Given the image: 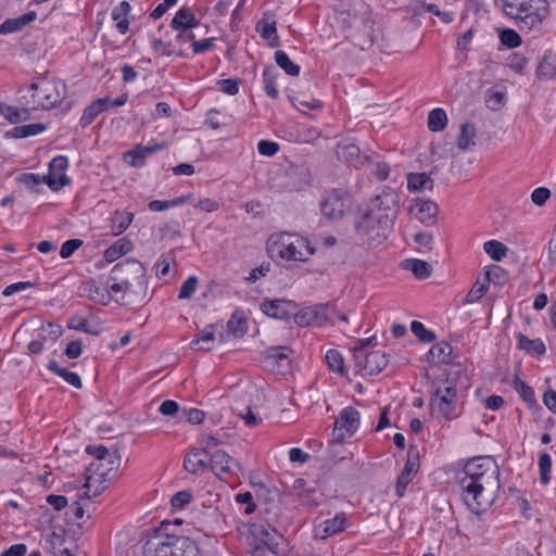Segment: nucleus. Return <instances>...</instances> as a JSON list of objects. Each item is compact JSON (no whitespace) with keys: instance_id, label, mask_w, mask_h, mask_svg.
<instances>
[{"instance_id":"obj_1","label":"nucleus","mask_w":556,"mask_h":556,"mask_svg":"<svg viewBox=\"0 0 556 556\" xmlns=\"http://www.w3.org/2000/svg\"><path fill=\"white\" fill-rule=\"evenodd\" d=\"M458 483L466 506L481 515L492 506L501 489L498 466L490 456L471 458L459 472Z\"/></svg>"},{"instance_id":"obj_2","label":"nucleus","mask_w":556,"mask_h":556,"mask_svg":"<svg viewBox=\"0 0 556 556\" xmlns=\"http://www.w3.org/2000/svg\"><path fill=\"white\" fill-rule=\"evenodd\" d=\"M400 197L395 190L386 187L376 195L355 219L357 236L368 245L381 244L391 233L399 212Z\"/></svg>"},{"instance_id":"obj_3","label":"nucleus","mask_w":556,"mask_h":556,"mask_svg":"<svg viewBox=\"0 0 556 556\" xmlns=\"http://www.w3.org/2000/svg\"><path fill=\"white\" fill-rule=\"evenodd\" d=\"M503 13L525 34H541L549 16L547 0H500Z\"/></svg>"},{"instance_id":"obj_4","label":"nucleus","mask_w":556,"mask_h":556,"mask_svg":"<svg viewBox=\"0 0 556 556\" xmlns=\"http://www.w3.org/2000/svg\"><path fill=\"white\" fill-rule=\"evenodd\" d=\"M169 523L162 522L156 533L143 546L144 556H202L195 541L166 532Z\"/></svg>"},{"instance_id":"obj_5","label":"nucleus","mask_w":556,"mask_h":556,"mask_svg":"<svg viewBox=\"0 0 556 556\" xmlns=\"http://www.w3.org/2000/svg\"><path fill=\"white\" fill-rule=\"evenodd\" d=\"M463 372L462 366L457 365L454 372L447 371L445 374V379L438 378L432 381L433 391L430 396V407L433 414L444 419H452L457 416L458 388L455 378L460 377Z\"/></svg>"},{"instance_id":"obj_6","label":"nucleus","mask_w":556,"mask_h":556,"mask_svg":"<svg viewBox=\"0 0 556 556\" xmlns=\"http://www.w3.org/2000/svg\"><path fill=\"white\" fill-rule=\"evenodd\" d=\"M29 96H24L26 104L33 110H50L62 102L66 96V85L59 79L38 76L28 88Z\"/></svg>"},{"instance_id":"obj_7","label":"nucleus","mask_w":556,"mask_h":556,"mask_svg":"<svg viewBox=\"0 0 556 556\" xmlns=\"http://www.w3.org/2000/svg\"><path fill=\"white\" fill-rule=\"evenodd\" d=\"M110 280H122L130 295L143 299L147 293V269L135 258H126L117 263L111 270Z\"/></svg>"},{"instance_id":"obj_8","label":"nucleus","mask_w":556,"mask_h":556,"mask_svg":"<svg viewBox=\"0 0 556 556\" xmlns=\"http://www.w3.org/2000/svg\"><path fill=\"white\" fill-rule=\"evenodd\" d=\"M270 253H276L286 261L306 262L315 253L307 239L291 233L280 235L269 248Z\"/></svg>"},{"instance_id":"obj_9","label":"nucleus","mask_w":556,"mask_h":556,"mask_svg":"<svg viewBox=\"0 0 556 556\" xmlns=\"http://www.w3.org/2000/svg\"><path fill=\"white\" fill-rule=\"evenodd\" d=\"M374 338L357 340L352 349L355 366L366 376H374L381 372L388 365L389 359L382 351H369L368 345Z\"/></svg>"},{"instance_id":"obj_10","label":"nucleus","mask_w":556,"mask_h":556,"mask_svg":"<svg viewBox=\"0 0 556 556\" xmlns=\"http://www.w3.org/2000/svg\"><path fill=\"white\" fill-rule=\"evenodd\" d=\"M86 452L96 457L87 468V472L94 473L103 480H110L115 476L121 463V456L116 451L110 452L103 445H88Z\"/></svg>"},{"instance_id":"obj_11","label":"nucleus","mask_w":556,"mask_h":556,"mask_svg":"<svg viewBox=\"0 0 556 556\" xmlns=\"http://www.w3.org/2000/svg\"><path fill=\"white\" fill-rule=\"evenodd\" d=\"M352 208V197L340 189L330 191L320 203L321 214L330 220L341 219Z\"/></svg>"},{"instance_id":"obj_12","label":"nucleus","mask_w":556,"mask_h":556,"mask_svg":"<svg viewBox=\"0 0 556 556\" xmlns=\"http://www.w3.org/2000/svg\"><path fill=\"white\" fill-rule=\"evenodd\" d=\"M290 353L288 346H270L264 352V366L270 371L286 375L291 368Z\"/></svg>"},{"instance_id":"obj_13","label":"nucleus","mask_w":556,"mask_h":556,"mask_svg":"<svg viewBox=\"0 0 556 556\" xmlns=\"http://www.w3.org/2000/svg\"><path fill=\"white\" fill-rule=\"evenodd\" d=\"M68 167V160L64 155H58L53 157L49 164V173L45 175L46 184L48 187L58 191L64 186L71 184V179L65 175V170Z\"/></svg>"},{"instance_id":"obj_14","label":"nucleus","mask_w":556,"mask_h":556,"mask_svg":"<svg viewBox=\"0 0 556 556\" xmlns=\"http://www.w3.org/2000/svg\"><path fill=\"white\" fill-rule=\"evenodd\" d=\"M359 427V413L352 406L343 408L334 422V431L339 430L340 433L336 440L342 441L345 435L352 437Z\"/></svg>"},{"instance_id":"obj_15","label":"nucleus","mask_w":556,"mask_h":556,"mask_svg":"<svg viewBox=\"0 0 556 556\" xmlns=\"http://www.w3.org/2000/svg\"><path fill=\"white\" fill-rule=\"evenodd\" d=\"M419 467V453L417 447L409 446L407 451V460L405 463V466L397 477L396 480V495L399 497H402L405 493L406 486L412 482L414 475L417 472Z\"/></svg>"},{"instance_id":"obj_16","label":"nucleus","mask_w":556,"mask_h":556,"mask_svg":"<svg viewBox=\"0 0 556 556\" xmlns=\"http://www.w3.org/2000/svg\"><path fill=\"white\" fill-rule=\"evenodd\" d=\"M410 212L425 226H433L437 223L439 206L431 200L417 198L410 206Z\"/></svg>"},{"instance_id":"obj_17","label":"nucleus","mask_w":556,"mask_h":556,"mask_svg":"<svg viewBox=\"0 0 556 556\" xmlns=\"http://www.w3.org/2000/svg\"><path fill=\"white\" fill-rule=\"evenodd\" d=\"M207 456L211 470L219 478L224 475H232L235 468H240L239 463L222 450L212 452Z\"/></svg>"},{"instance_id":"obj_18","label":"nucleus","mask_w":556,"mask_h":556,"mask_svg":"<svg viewBox=\"0 0 556 556\" xmlns=\"http://www.w3.org/2000/svg\"><path fill=\"white\" fill-rule=\"evenodd\" d=\"M255 30L269 47L276 48L280 46L279 36L277 35V23L271 12L266 11L263 13L262 18L256 23Z\"/></svg>"},{"instance_id":"obj_19","label":"nucleus","mask_w":556,"mask_h":556,"mask_svg":"<svg viewBox=\"0 0 556 556\" xmlns=\"http://www.w3.org/2000/svg\"><path fill=\"white\" fill-rule=\"evenodd\" d=\"M292 308L294 305L291 301L281 299L265 301L261 304V311L265 315L279 320H288Z\"/></svg>"},{"instance_id":"obj_20","label":"nucleus","mask_w":556,"mask_h":556,"mask_svg":"<svg viewBox=\"0 0 556 556\" xmlns=\"http://www.w3.org/2000/svg\"><path fill=\"white\" fill-rule=\"evenodd\" d=\"M200 21L197 20L194 14L187 8L179 9L174 18L172 20L170 26L173 29L177 30L179 34L177 35V39L184 37V31H187L191 28L199 26Z\"/></svg>"},{"instance_id":"obj_21","label":"nucleus","mask_w":556,"mask_h":556,"mask_svg":"<svg viewBox=\"0 0 556 556\" xmlns=\"http://www.w3.org/2000/svg\"><path fill=\"white\" fill-rule=\"evenodd\" d=\"M345 514H337L333 518L325 520L316 528L315 536L320 540H326L329 536L342 532L345 529Z\"/></svg>"},{"instance_id":"obj_22","label":"nucleus","mask_w":556,"mask_h":556,"mask_svg":"<svg viewBox=\"0 0 556 556\" xmlns=\"http://www.w3.org/2000/svg\"><path fill=\"white\" fill-rule=\"evenodd\" d=\"M208 456L201 448H192L184 459L185 469L192 475H200L210 467Z\"/></svg>"},{"instance_id":"obj_23","label":"nucleus","mask_w":556,"mask_h":556,"mask_svg":"<svg viewBox=\"0 0 556 556\" xmlns=\"http://www.w3.org/2000/svg\"><path fill=\"white\" fill-rule=\"evenodd\" d=\"M79 290L83 295L102 305H108L113 299L111 293L98 286L94 279L83 281Z\"/></svg>"},{"instance_id":"obj_24","label":"nucleus","mask_w":556,"mask_h":556,"mask_svg":"<svg viewBox=\"0 0 556 556\" xmlns=\"http://www.w3.org/2000/svg\"><path fill=\"white\" fill-rule=\"evenodd\" d=\"M452 352V345L448 342L441 341L431 346L426 355V359L431 365L448 364L451 362Z\"/></svg>"},{"instance_id":"obj_25","label":"nucleus","mask_w":556,"mask_h":556,"mask_svg":"<svg viewBox=\"0 0 556 556\" xmlns=\"http://www.w3.org/2000/svg\"><path fill=\"white\" fill-rule=\"evenodd\" d=\"M37 14L35 11H29L18 17L8 18L0 25V34L8 35L11 33L22 30L26 25L35 21Z\"/></svg>"},{"instance_id":"obj_26","label":"nucleus","mask_w":556,"mask_h":556,"mask_svg":"<svg viewBox=\"0 0 556 556\" xmlns=\"http://www.w3.org/2000/svg\"><path fill=\"white\" fill-rule=\"evenodd\" d=\"M109 98H100L89 104L83 112L79 124L83 128L89 126L96 117L108 108Z\"/></svg>"},{"instance_id":"obj_27","label":"nucleus","mask_w":556,"mask_h":556,"mask_svg":"<svg viewBox=\"0 0 556 556\" xmlns=\"http://www.w3.org/2000/svg\"><path fill=\"white\" fill-rule=\"evenodd\" d=\"M306 484L303 478L295 479L292 484V492L302 501V504L316 506L318 503L313 496L316 490L314 488H306Z\"/></svg>"},{"instance_id":"obj_28","label":"nucleus","mask_w":556,"mask_h":556,"mask_svg":"<svg viewBox=\"0 0 556 556\" xmlns=\"http://www.w3.org/2000/svg\"><path fill=\"white\" fill-rule=\"evenodd\" d=\"M131 10L129 2L122 1L112 11V18L116 22V28L121 34H126L129 29L128 15Z\"/></svg>"},{"instance_id":"obj_29","label":"nucleus","mask_w":556,"mask_h":556,"mask_svg":"<svg viewBox=\"0 0 556 556\" xmlns=\"http://www.w3.org/2000/svg\"><path fill=\"white\" fill-rule=\"evenodd\" d=\"M556 74V52L546 51L540 61L536 75L540 79H551Z\"/></svg>"},{"instance_id":"obj_30","label":"nucleus","mask_w":556,"mask_h":556,"mask_svg":"<svg viewBox=\"0 0 556 556\" xmlns=\"http://www.w3.org/2000/svg\"><path fill=\"white\" fill-rule=\"evenodd\" d=\"M260 538L273 554L278 555L280 553L279 545L282 540V535L275 528H271L270 526H262L260 530Z\"/></svg>"},{"instance_id":"obj_31","label":"nucleus","mask_w":556,"mask_h":556,"mask_svg":"<svg viewBox=\"0 0 556 556\" xmlns=\"http://www.w3.org/2000/svg\"><path fill=\"white\" fill-rule=\"evenodd\" d=\"M518 348L525 350L531 356H541L545 353L546 348L541 339H529L523 333L517 334Z\"/></svg>"},{"instance_id":"obj_32","label":"nucleus","mask_w":556,"mask_h":556,"mask_svg":"<svg viewBox=\"0 0 556 556\" xmlns=\"http://www.w3.org/2000/svg\"><path fill=\"white\" fill-rule=\"evenodd\" d=\"M47 368L55 374L56 376L61 377L64 381H66L68 384L76 389H80L83 387L80 377L73 371L67 370L66 368L61 367L56 361L52 359L48 363Z\"/></svg>"},{"instance_id":"obj_33","label":"nucleus","mask_w":556,"mask_h":556,"mask_svg":"<svg viewBox=\"0 0 556 556\" xmlns=\"http://www.w3.org/2000/svg\"><path fill=\"white\" fill-rule=\"evenodd\" d=\"M433 179L426 173H409L407 175V187L413 191H421L424 189H433Z\"/></svg>"},{"instance_id":"obj_34","label":"nucleus","mask_w":556,"mask_h":556,"mask_svg":"<svg viewBox=\"0 0 556 556\" xmlns=\"http://www.w3.org/2000/svg\"><path fill=\"white\" fill-rule=\"evenodd\" d=\"M477 129L472 123H464L460 126V132L457 139L458 149L466 151L476 144L475 138Z\"/></svg>"},{"instance_id":"obj_35","label":"nucleus","mask_w":556,"mask_h":556,"mask_svg":"<svg viewBox=\"0 0 556 556\" xmlns=\"http://www.w3.org/2000/svg\"><path fill=\"white\" fill-rule=\"evenodd\" d=\"M46 130V125L41 123H34L28 125L15 126L12 130L5 134L7 138H26L38 135Z\"/></svg>"},{"instance_id":"obj_36","label":"nucleus","mask_w":556,"mask_h":556,"mask_svg":"<svg viewBox=\"0 0 556 556\" xmlns=\"http://www.w3.org/2000/svg\"><path fill=\"white\" fill-rule=\"evenodd\" d=\"M130 249V241L119 239L104 251V258L108 263H113L122 255L126 254Z\"/></svg>"},{"instance_id":"obj_37","label":"nucleus","mask_w":556,"mask_h":556,"mask_svg":"<svg viewBox=\"0 0 556 556\" xmlns=\"http://www.w3.org/2000/svg\"><path fill=\"white\" fill-rule=\"evenodd\" d=\"M404 268L413 271L418 279H426L431 275V265L421 260H406L404 261Z\"/></svg>"},{"instance_id":"obj_38","label":"nucleus","mask_w":556,"mask_h":556,"mask_svg":"<svg viewBox=\"0 0 556 556\" xmlns=\"http://www.w3.org/2000/svg\"><path fill=\"white\" fill-rule=\"evenodd\" d=\"M447 125V115L443 109L437 108L429 112L428 128L433 132L442 131Z\"/></svg>"},{"instance_id":"obj_39","label":"nucleus","mask_w":556,"mask_h":556,"mask_svg":"<svg viewBox=\"0 0 556 556\" xmlns=\"http://www.w3.org/2000/svg\"><path fill=\"white\" fill-rule=\"evenodd\" d=\"M134 214L129 212L116 211L112 218V232L115 236L123 233L131 224Z\"/></svg>"},{"instance_id":"obj_40","label":"nucleus","mask_w":556,"mask_h":556,"mask_svg":"<svg viewBox=\"0 0 556 556\" xmlns=\"http://www.w3.org/2000/svg\"><path fill=\"white\" fill-rule=\"evenodd\" d=\"M247 319L243 316L242 312L236 311L227 323V328L230 333H232L236 338L243 337L247 332Z\"/></svg>"},{"instance_id":"obj_41","label":"nucleus","mask_w":556,"mask_h":556,"mask_svg":"<svg viewBox=\"0 0 556 556\" xmlns=\"http://www.w3.org/2000/svg\"><path fill=\"white\" fill-rule=\"evenodd\" d=\"M325 359L331 371L339 375L346 372L343 356L338 350H329L325 355Z\"/></svg>"},{"instance_id":"obj_42","label":"nucleus","mask_w":556,"mask_h":556,"mask_svg":"<svg viewBox=\"0 0 556 556\" xmlns=\"http://www.w3.org/2000/svg\"><path fill=\"white\" fill-rule=\"evenodd\" d=\"M483 249H484L485 253L493 261H496V262L502 261L506 256L507 251H508L507 247L497 240L486 241L483 245Z\"/></svg>"},{"instance_id":"obj_43","label":"nucleus","mask_w":556,"mask_h":556,"mask_svg":"<svg viewBox=\"0 0 556 556\" xmlns=\"http://www.w3.org/2000/svg\"><path fill=\"white\" fill-rule=\"evenodd\" d=\"M275 61L277 65L282 68L288 75L298 76L300 74V66L294 64L285 51L278 50L275 52Z\"/></svg>"},{"instance_id":"obj_44","label":"nucleus","mask_w":556,"mask_h":556,"mask_svg":"<svg viewBox=\"0 0 556 556\" xmlns=\"http://www.w3.org/2000/svg\"><path fill=\"white\" fill-rule=\"evenodd\" d=\"M410 331L420 342L424 343H430L437 339L435 333L427 329L425 325L418 320L412 321Z\"/></svg>"},{"instance_id":"obj_45","label":"nucleus","mask_w":556,"mask_h":556,"mask_svg":"<svg viewBox=\"0 0 556 556\" xmlns=\"http://www.w3.org/2000/svg\"><path fill=\"white\" fill-rule=\"evenodd\" d=\"M498 38L501 43L507 48H517L522 43L521 36L517 30L511 28L502 29L498 34Z\"/></svg>"},{"instance_id":"obj_46","label":"nucleus","mask_w":556,"mask_h":556,"mask_svg":"<svg viewBox=\"0 0 556 556\" xmlns=\"http://www.w3.org/2000/svg\"><path fill=\"white\" fill-rule=\"evenodd\" d=\"M108 291L113 296L112 300H114L116 303H123L126 295L129 294L128 289L122 283V280H110L108 279L106 282Z\"/></svg>"},{"instance_id":"obj_47","label":"nucleus","mask_w":556,"mask_h":556,"mask_svg":"<svg viewBox=\"0 0 556 556\" xmlns=\"http://www.w3.org/2000/svg\"><path fill=\"white\" fill-rule=\"evenodd\" d=\"M18 181L22 182L26 188L31 191L39 192V187L41 184H46L45 175L40 176L34 173H25L22 174L18 178Z\"/></svg>"},{"instance_id":"obj_48","label":"nucleus","mask_w":556,"mask_h":556,"mask_svg":"<svg viewBox=\"0 0 556 556\" xmlns=\"http://www.w3.org/2000/svg\"><path fill=\"white\" fill-rule=\"evenodd\" d=\"M214 341V332L205 328L200 333H198L197 338L191 341V346H197L202 351L212 350Z\"/></svg>"},{"instance_id":"obj_49","label":"nucleus","mask_w":556,"mask_h":556,"mask_svg":"<svg viewBox=\"0 0 556 556\" xmlns=\"http://www.w3.org/2000/svg\"><path fill=\"white\" fill-rule=\"evenodd\" d=\"M540 481L547 484L551 480L552 458L547 453H543L539 457Z\"/></svg>"},{"instance_id":"obj_50","label":"nucleus","mask_w":556,"mask_h":556,"mask_svg":"<svg viewBox=\"0 0 556 556\" xmlns=\"http://www.w3.org/2000/svg\"><path fill=\"white\" fill-rule=\"evenodd\" d=\"M67 327L70 329L85 331V332L93 334V336H98L100 333L99 330H97L94 328H89V323L87 319L78 317V316L71 317L67 321Z\"/></svg>"},{"instance_id":"obj_51","label":"nucleus","mask_w":556,"mask_h":556,"mask_svg":"<svg viewBox=\"0 0 556 556\" xmlns=\"http://www.w3.org/2000/svg\"><path fill=\"white\" fill-rule=\"evenodd\" d=\"M338 155L348 162H354L359 157L361 150L354 143L342 144L338 147Z\"/></svg>"},{"instance_id":"obj_52","label":"nucleus","mask_w":556,"mask_h":556,"mask_svg":"<svg viewBox=\"0 0 556 556\" xmlns=\"http://www.w3.org/2000/svg\"><path fill=\"white\" fill-rule=\"evenodd\" d=\"M197 287H198V278L195 276L188 277V279L180 287L178 299L179 300L190 299L193 295Z\"/></svg>"},{"instance_id":"obj_53","label":"nucleus","mask_w":556,"mask_h":556,"mask_svg":"<svg viewBox=\"0 0 556 556\" xmlns=\"http://www.w3.org/2000/svg\"><path fill=\"white\" fill-rule=\"evenodd\" d=\"M514 383H515V389L517 390V392L519 393V395L522 397L523 401L529 402V403L535 401L534 400V391L530 386H528L526 382L520 380L518 377L515 378Z\"/></svg>"},{"instance_id":"obj_54","label":"nucleus","mask_w":556,"mask_h":556,"mask_svg":"<svg viewBox=\"0 0 556 556\" xmlns=\"http://www.w3.org/2000/svg\"><path fill=\"white\" fill-rule=\"evenodd\" d=\"M309 311H312V319L314 320V327H321L326 325L328 320L327 315V306L323 305H316V306H309Z\"/></svg>"},{"instance_id":"obj_55","label":"nucleus","mask_w":556,"mask_h":556,"mask_svg":"<svg viewBox=\"0 0 556 556\" xmlns=\"http://www.w3.org/2000/svg\"><path fill=\"white\" fill-rule=\"evenodd\" d=\"M506 271L500 266H491L485 273V281L494 283H503L506 280Z\"/></svg>"},{"instance_id":"obj_56","label":"nucleus","mask_w":556,"mask_h":556,"mask_svg":"<svg viewBox=\"0 0 556 556\" xmlns=\"http://www.w3.org/2000/svg\"><path fill=\"white\" fill-rule=\"evenodd\" d=\"M489 285L486 281L479 282L477 281L473 287L470 289V291L466 295V301L468 303H473L481 299L484 293L488 291Z\"/></svg>"},{"instance_id":"obj_57","label":"nucleus","mask_w":556,"mask_h":556,"mask_svg":"<svg viewBox=\"0 0 556 556\" xmlns=\"http://www.w3.org/2000/svg\"><path fill=\"white\" fill-rule=\"evenodd\" d=\"M41 330L46 332V334L42 337L45 341H56L63 334L62 327L59 324L54 323H47L42 325Z\"/></svg>"},{"instance_id":"obj_58","label":"nucleus","mask_w":556,"mask_h":556,"mask_svg":"<svg viewBox=\"0 0 556 556\" xmlns=\"http://www.w3.org/2000/svg\"><path fill=\"white\" fill-rule=\"evenodd\" d=\"M93 475L91 472H87L86 475V482L84 484V488L86 491L84 492V496L87 498L96 497L102 493V491L105 489L104 482L106 480L100 481V485L96 486L93 491H91V481L93 480Z\"/></svg>"},{"instance_id":"obj_59","label":"nucleus","mask_w":556,"mask_h":556,"mask_svg":"<svg viewBox=\"0 0 556 556\" xmlns=\"http://www.w3.org/2000/svg\"><path fill=\"white\" fill-rule=\"evenodd\" d=\"M83 245V240L80 239H70L65 241L60 250V256L62 258H68L72 256L75 251H77Z\"/></svg>"},{"instance_id":"obj_60","label":"nucleus","mask_w":556,"mask_h":556,"mask_svg":"<svg viewBox=\"0 0 556 556\" xmlns=\"http://www.w3.org/2000/svg\"><path fill=\"white\" fill-rule=\"evenodd\" d=\"M83 351H84L83 341L80 339H76V340L71 341L66 345V348L64 350V354L70 359H75V358H78L83 354Z\"/></svg>"},{"instance_id":"obj_61","label":"nucleus","mask_w":556,"mask_h":556,"mask_svg":"<svg viewBox=\"0 0 556 556\" xmlns=\"http://www.w3.org/2000/svg\"><path fill=\"white\" fill-rule=\"evenodd\" d=\"M257 151L265 156H274L279 151V144L269 140H261L257 144Z\"/></svg>"},{"instance_id":"obj_62","label":"nucleus","mask_w":556,"mask_h":556,"mask_svg":"<svg viewBox=\"0 0 556 556\" xmlns=\"http://www.w3.org/2000/svg\"><path fill=\"white\" fill-rule=\"evenodd\" d=\"M217 85L219 89L230 96H235L239 91V80L233 78L220 79Z\"/></svg>"},{"instance_id":"obj_63","label":"nucleus","mask_w":556,"mask_h":556,"mask_svg":"<svg viewBox=\"0 0 556 556\" xmlns=\"http://www.w3.org/2000/svg\"><path fill=\"white\" fill-rule=\"evenodd\" d=\"M191 500L192 494L189 491H180L172 497L170 503L174 509H178L189 504Z\"/></svg>"},{"instance_id":"obj_64","label":"nucleus","mask_w":556,"mask_h":556,"mask_svg":"<svg viewBox=\"0 0 556 556\" xmlns=\"http://www.w3.org/2000/svg\"><path fill=\"white\" fill-rule=\"evenodd\" d=\"M311 315L312 311H309L308 307H305L294 314V323L301 327H314V320Z\"/></svg>"}]
</instances>
